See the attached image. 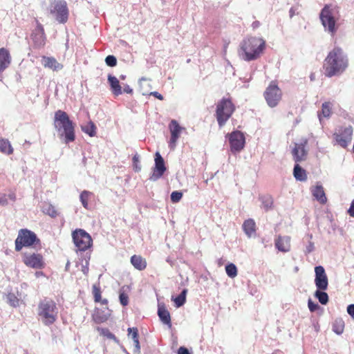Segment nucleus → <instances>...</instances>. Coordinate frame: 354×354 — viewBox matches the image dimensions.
I'll return each instance as SVG.
<instances>
[{
  "label": "nucleus",
  "instance_id": "obj_1",
  "mask_svg": "<svg viewBox=\"0 0 354 354\" xmlns=\"http://www.w3.org/2000/svg\"><path fill=\"white\" fill-rule=\"evenodd\" d=\"M347 67V57L340 48H334L324 60V73L328 77L341 75Z\"/></svg>",
  "mask_w": 354,
  "mask_h": 354
},
{
  "label": "nucleus",
  "instance_id": "obj_2",
  "mask_svg": "<svg viewBox=\"0 0 354 354\" xmlns=\"http://www.w3.org/2000/svg\"><path fill=\"white\" fill-rule=\"evenodd\" d=\"M266 48V41L257 37L245 38L240 44L239 55L246 62L257 59Z\"/></svg>",
  "mask_w": 354,
  "mask_h": 354
},
{
  "label": "nucleus",
  "instance_id": "obj_3",
  "mask_svg": "<svg viewBox=\"0 0 354 354\" xmlns=\"http://www.w3.org/2000/svg\"><path fill=\"white\" fill-rule=\"evenodd\" d=\"M54 127L64 143L68 144L75 140V125L65 111L58 110L55 113Z\"/></svg>",
  "mask_w": 354,
  "mask_h": 354
},
{
  "label": "nucleus",
  "instance_id": "obj_4",
  "mask_svg": "<svg viewBox=\"0 0 354 354\" xmlns=\"http://www.w3.org/2000/svg\"><path fill=\"white\" fill-rule=\"evenodd\" d=\"M58 315V308L54 301L49 299H44L38 304L37 316L38 320L45 326L53 324Z\"/></svg>",
  "mask_w": 354,
  "mask_h": 354
},
{
  "label": "nucleus",
  "instance_id": "obj_5",
  "mask_svg": "<svg viewBox=\"0 0 354 354\" xmlns=\"http://www.w3.org/2000/svg\"><path fill=\"white\" fill-rule=\"evenodd\" d=\"M319 17L324 30L331 35H334L337 30L336 25L339 19L337 9L335 6L326 5L322 8Z\"/></svg>",
  "mask_w": 354,
  "mask_h": 354
},
{
  "label": "nucleus",
  "instance_id": "obj_6",
  "mask_svg": "<svg viewBox=\"0 0 354 354\" xmlns=\"http://www.w3.org/2000/svg\"><path fill=\"white\" fill-rule=\"evenodd\" d=\"M234 106L228 99L223 98L216 105V118L220 127H223L234 111Z\"/></svg>",
  "mask_w": 354,
  "mask_h": 354
},
{
  "label": "nucleus",
  "instance_id": "obj_7",
  "mask_svg": "<svg viewBox=\"0 0 354 354\" xmlns=\"http://www.w3.org/2000/svg\"><path fill=\"white\" fill-rule=\"evenodd\" d=\"M49 13L60 24H64L68 18L67 3L64 0H51Z\"/></svg>",
  "mask_w": 354,
  "mask_h": 354
},
{
  "label": "nucleus",
  "instance_id": "obj_8",
  "mask_svg": "<svg viewBox=\"0 0 354 354\" xmlns=\"http://www.w3.org/2000/svg\"><path fill=\"white\" fill-rule=\"evenodd\" d=\"M36 242H39V239L33 232L21 229L19 231L18 236L15 240V250L20 251L23 247L30 246Z\"/></svg>",
  "mask_w": 354,
  "mask_h": 354
},
{
  "label": "nucleus",
  "instance_id": "obj_9",
  "mask_svg": "<svg viewBox=\"0 0 354 354\" xmlns=\"http://www.w3.org/2000/svg\"><path fill=\"white\" fill-rule=\"evenodd\" d=\"M72 237L75 246L80 251H85L92 245L91 236L84 230H75L72 233Z\"/></svg>",
  "mask_w": 354,
  "mask_h": 354
},
{
  "label": "nucleus",
  "instance_id": "obj_10",
  "mask_svg": "<svg viewBox=\"0 0 354 354\" xmlns=\"http://www.w3.org/2000/svg\"><path fill=\"white\" fill-rule=\"evenodd\" d=\"M263 95L268 105L271 108H274L281 101L282 91L274 82H272L266 88Z\"/></svg>",
  "mask_w": 354,
  "mask_h": 354
},
{
  "label": "nucleus",
  "instance_id": "obj_11",
  "mask_svg": "<svg viewBox=\"0 0 354 354\" xmlns=\"http://www.w3.org/2000/svg\"><path fill=\"white\" fill-rule=\"evenodd\" d=\"M231 151L234 153L241 151L245 146V136L239 131H235L227 135Z\"/></svg>",
  "mask_w": 354,
  "mask_h": 354
},
{
  "label": "nucleus",
  "instance_id": "obj_12",
  "mask_svg": "<svg viewBox=\"0 0 354 354\" xmlns=\"http://www.w3.org/2000/svg\"><path fill=\"white\" fill-rule=\"evenodd\" d=\"M23 262L26 266L35 269H40L44 267L43 257L40 254L24 252L23 254Z\"/></svg>",
  "mask_w": 354,
  "mask_h": 354
},
{
  "label": "nucleus",
  "instance_id": "obj_13",
  "mask_svg": "<svg viewBox=\"0 0 354 354\" xmlns=\"http://www.w3.org/2000/svg\"><path fill=\"white\" fill-rule=\"evenodd\" d=\"M169 129L171 133L169 147L171 150H174L180 133L185 130V128L180 127L176 120H172L169 124Z\"/></svg>",
  "mask_w": 354,
  "mask_h": 354
},
{
  "label": "nucleus",
  "instance_id": "obj_14",
  "mask_svg": "<svg viewBox=\"0 0 354 354\" xmlns=\"http://www.w3.org/2000/svg\"><path fill=\"white\" fill-rule=\"evenodd\" d=\"M165 171L166 167L165 165L164 159L160 153L157 151L155 154V167L149 177V180L151 181H156L162 177Z\"/></svg>",
  "mask_w": 354,
  "mask_h": 354
},
{
  "label": "nucleus",
  "instance_id": "obj_15",
  "mask_svg": "<svg viewBox=\"0 0 354 354\" xmlns=\"http://www.w3.org/2000/svg\"><path fill=\"white\" fill-rule=\"evenodd\" d=\"M315 283L317 289L327 290L328 286V277L323 266H318L315 268Z\"/></svg>",
  "mask_w": 354,
  "mask_h": 354
},
{
  "label": "nucleus",
  "instance_id": "obj_16",
  "mask_svg": "<svg viewBox=\"0 0 354 354\" xmlns=\"http://www.w3.org/2000/svg\"><path fill=\"white\" fill-rule=\"evenodd\" d=\"M36 28L31 34V39L35 46L40 48L45 45L46 38L42 25L37 20H36Z\"/></svg>",
  "mask_w": 354,
  "mask_h": 354
},
{
  "label": "nucleus",
  "instance_id": "obj_17",
  "mask_svg": "<svg viewBox=\"0 0 354 354\" xmlns=\"http://www.w3.org/2000/svg\"><path fill=\"white\" fill-rule=\"evenodd\" d=\"M353 127L351 126L346 127L339 133L335 134L336 142L341 147L345 148L352 140Z\"/></svg>",
  "mask_w": 354,
  "mask_h": 354
},
{
  "label": "nucleus",
  "instance_id": "obj_18",
  "mask_svg": "<svg viewBox=\"0 0 354 354\" xmlns=\"http://www.w3.org/2000/svg\"><path fill=\"white\" fill-rule=\"evenodd\" d=\"M308 143V140L304 139L300 143H295L292 153L295 162H300L305 159L307 151L305 147Z\"/></svg>",
  "mask_w": 354,
  "mask_h": 354
},
{
  "label": "nucleus",
  "instance_id": "obj_19",
  "mask_svg": "<svg viewBox=\"0 0 354 354\" xmlns=\"http://www.w3.org/2000/svg\"><path fill=\"white\" fill-rule=\"evenodd\" d=\"M274 245L280 252H289L291 248L290 237L289 236H277L274 239Z\"/></svg>",
  "mask_w": 354,
  "mask_h": 354
},
{
  "label": "nucleus",
  "instance_id": "obj_20",
  "mask_svg": "<svg viewBox=\"0 0 354 354\" xmlns=\"http://www.w3.org/2000/svg\"><path fill=\"white\" fill-rule=\"evenodd\" d=\"M41 64L53 71H58L63 68V65L59 63L57 59L53 57L43 56L41 58Z\"/></svg>",
  "mask_w": 354,
  "mask_h": 354
},
{
  "label": "nucleus",
  "instance_id": "obj_21",
  "mask_svg": "<svg viewBox=\"0 0 354 354\" xmlns=\"http://www.w3.org/2000/svg\"><path fill=\"white\" fill-rule=\"evenodd\" d=\"M11 62V57L8 50L0 48V73L8 67Z\"/></svg>",
  "mask_w": 354,
  "mask_h": 354
},
{
  "label": "nucleus",
  "instance_id": "obj_22",
  "mask_svg": "<svg viewBox=\"0 0 354 354\" xmlns=\"http://www.w3.org/2000/svg\"><path fill=\"white\" fill-rule=\"evenodd\" d=\"M158 315L163 324L171 326L170 313L164 305H158Z\"/></svg>",
  "mask_w": 354,
  "mask_h": 354
},
{
  "label": "nucleus",
  "instance_id": "obj_23",
  "mask_svg": "<svg viewBox=\"0 0 354 354\" xmlns=\"http://www.w3.org/2000/svg\"><path fill=\"white\" fill-rule=\"evenodd\" d=\"M312 194L315 198L321 204H324L327 198L324 191V188L321 185H317L312 188Z\"/></svg>",
  "mask_w": 354,
  "mask_h": 354
},
{
  "label": "nucleus",
  "instance_id": "obj_24",
  "mask_svg": "<svg viewBox=\"0 0 354 354\" xmlns=\"http://www.w3.org/2000/svg\"><path fill=\"white\" fill-rule=\"evenodd\" d=\"M108 82L110 84L111 91L115 95H119L122 93V87L120 84L119 80L112 75H108Z\"/></svg>",
  "mask_w": 354,
  "mask_h": 354
},
{
  "label": "nucleus",
  "instance_id": "obj_25",
  "mask_svg": "<svg viewBox=\"0 0 354 354\" xmlns=\"http://www.w3.org/2000/svg\"><path fill=\"white\" fill-rule=\"evenodd\" d=\"M131 263L136 269L140 271L145 270L147 267L146 259L142 257L140 255H133L131 257Z\"/></svg>",
  "mask_w": 354,
  "mask_h": 354
},
{
  "label": "nucleus",
  "instance_id": "obj_26",
  "mask_svg": "<svg viewBox=\"0 0 354 354\" xmlns=\"http://www.w3.org/2000/svg\"><path fill=\"white\" fill-rule=\"evenodd\" d=\"M243 230L248 237H252L256 232V223L254 221L252 218L245 220L243 224Z\"/></svg>",
  "mask_w": 354,
  "mask_h": 354
},
{
  "label": "nucleus",
  "instance_id": "obj_27",
  "mask_svg": "<svg viewBox=\"0 0 354 354\" xmlns=\"http://www.w3.org/2000/svg\"><path fill=\"white\" fill-rule=\"evenodd\" d=\"M128 335L131 336L133 340L135 349L133 351L134 353L139 354L140 351V342L138 339V330L137 328H128Z\"/></svg>",
  "mask_w": 354,
  "mask_h": 354
},
{
  "label": "nucleus",
  "instance_id": "obj_28",
  "mask_svg": "<svg viewBox=\"0 0 354 354\" xmlns=\"http://www.w3.org/2000/svg\"><path fill=\"white\" fill-rule=\"evenodd\" d=\"M333 104L330 102H325L322 104V111L318 112V117L320 122L322 120V118H328L331 115Z\"/></svg>",
  "mask_w": 354,
  "mask_h": 354
},
{
  "label": "nucleus",
  "instance_id": "obj_29",
  "mask_svg": "<svg viewBox=\"0 0 354 354\" xmlns=\"http://www.w3.org/2000/svg\"><path fill=\"white\" fill-rule=\"evenodd\" d=\"M294 177L299 181H305L307 179L306 171L298 164L295 165L293 170Z\"/></svg>",
  "mask_w": 354,
  "mask_h": 354
},
{
  "label": "nucleus",
  "instance_id": "obj_30",
  "mask_svg": "<svg viewBox=\"0 0 354 354\" xmlns=\"http://www.w3.org/2000/svg\"><path fill=\"white\" fill-rule=\"evenodd\" d=\"M82 131L89 136L93 137L96 134V127L92 121L81 126Z\"/></svg>",
  "mask_w": 354,
  "mask_h": 354
},
{
  "label": "nucleus",
  "instance_id": "obj_31",
  "mask_svg": "<svg viewBox=\"0 0 354 354\" xmlns=\"http://www.w3.org/2000/svg\"><path fill=\"white\" fill-rule=\"evenodd\" d=\"M0 151L8 155L12 154L13 153V149L10 142L8 140H0Z\"/></svg>",
  "mask_w": 354,
  "mask_h": 354
},
{
  "label": "nucleus",
  "instance_id": "obj_32",
  "mask_svg": "<svg viewBox=\"0 0 354 354\" xmlns=\"http://www.w3.org/2000/svg\"><path fill=\"white\" fill-rule=\"evenodd\" d=\"M187 293V290L183 289L178 296L176 297H172L171 299H172V301H174L175 305L177 308H179V307L182 306L183 305H184V304L186 301Z\"/></svg>",
  "mask_w": 354,
  "mask_h": 354
},
{
  "label": "nucleus",
  "instance_id": "obj_33",
  "mask_svg": "<svg viewBox=\"0 0 354 354\" xmlns=\"http://www.w3.org/2000/svg\"><path fill=\"white\" fill-rule=\"evenodd\" d=\"M325 290L317 289L314 296L319 300L322 305H326L328 302V295L324 292Z\"/></svg>",
  "mask_w": 354,
  "mask_h": 354
},
{
  "label": "nucleus",
  "instance_id": "obj_34",
  "mask_svg": "<svg viewBox=\"0 0 354 354\" xmlns=\"http://www.w3.org/2000/svg\"><path fill=\"white\" fill-rule=\"evenodd\" d=\"M344 328V322L342 319H336L333 323V330L337 335H341Z\"/></svg>",
  "mask_w": 354,
  "mask_h": 354
},
{
  "label": "nucleus",
  "instance_id": "obj_35",
  "mask_svg": "<svg viewBox=\"0 0 354 354\" xmlns=\"http://www.w3.org/2000/svg\"><path fill=\"white\" fill-rule=\"evenodd\" d=\"M225 272L230 278H234L237 276V268L234 263H228L225 266Z\"/></svg>",
  "mask_w": 354,
  "mask_h": 354
},
{
  "label": "nucleus",
  "instance_id": "obj_36",
  "mask_svg": "<svg viewBox=\"0 0 354 354\" xmlns=\"http://www.w3.org/2000/svg\"><path fill=\"white\" fill-rule=\"evenodd\" d=\"M91 195V192L88 191H83L80 196V201L83 205V207L86 209H88V199L90 198V196Z\"/></svg>",
  "mask_w": 354,
  "mask_h": 354
},
{
  "label": "nucleus",
  "instance_id": "obj_37",
  "mask_svg": "<svg viewBox=\"0 0 354 354\" xmlns=\"http://www.w3.org/2000/svg\"><path fill=\"white\" fill-rule=\"evenodd\" d=\"M261 202L263 208H264L266 211L272 208L273 205V201L270 196H267L261 197Z\"/></svg>",
  "mask_w": 354,
  "mask_h": 354
},
{
  "label": "nucleus",
  "instance_id": "obj_38",
  "mask_svg": "<svg viewBox=\"0 0 354 354\" xmlns=\"http://www.w3.org/2000/svg\"><path fill=\"white\" fill-rule=\"evenodd\" d=\"M43 212L51 217H56L57 216V212L55 208L50 204H47L43 207Z\"/></svg>",
  "mask_w": 354,
  "mask_h": 354
},
{
  "label": "nucleus",
  "instance_id": "obj_39",
  "mask_svg": "<svg viewBox=\"0 0 354 354\" xmlns=\"http://www.w3.org/2000/svg\"><path fill=\"white\" fill-rule=\"evenodd\" d=\"M7 301L10 306L16 307L19 305V299L14 293L10 292L6 296Z\"/></svg>",
  "mask_w": 354,
  "mask_h": 354
},
{
  "label": "nucleus",
  "instance_id": "obj_40",
  "mask_svg": "<svg viewBox=\"0 0 354 354\" xmlns=\"http://www.w3.org/2000/svg\"><path fill=\"white\" fill-rule=\"evenodd\" d=\"M123 288L120 290V296H119V298H120V304L123 306H125L128 304L129 303V297L128 295L122 290Z\"/></svg>",
  "mask_w": 354,
  "mask_h": 354
},
{
  "label": "nucleus",
  "instance_id": "obj_41",
  "mask_svg": "<svg viewBox=\"0 0 354 354\" xmlns=\"http://www.w3.org/2000/svg\"><path fill=\"white\" fill-rule=\"evenodd\" d=\"M105 63L109 66H111V67L115 66L117 64V59L113 55H108L105 58Z\"/></svg>",
  "mask_w": 354,
  "mask_h": 354
},
{
  "label": "nucleus",
  "instance_id": "obj_42",
  "mask_svg": "<svg viewBox=\"0 0 354 354\" xmlns=\"http://www.w3.org/2000/svg\"><path fill=\"white\" fill-rule=\"evenodd\" d=\"M171 201L173 203H178L183 197V193L178 191L173 192L171 194Z\"/></svg>",
  "mask_w": 354,
  "mask_h": 354
},
{
  "label": "nucleus",
  "instance_id": "obj_43",
  "mask_svg": "<svg viewBox=\"0 0 354 354\" xmlns=\"http://www.w3.org/2000/svg\"><path fill=\"white\" fill-rule=\"evenodd\" d=\"M133 165L135 171L138 172L141 170V165L139 164V156L137 154L133 157Z\"/></svg>",
  "mask_w": 354,
  "mask_h": 354
},
{
  "label": "nucleus",
  "instance_id": "obj_44",
  "mask_svg": "<svg viewBox=\"0 0 354 354\" xmlns=\"http://www.w3.org/2000/svg\"><path fill=\"white\" fill-rule=\"evenodd\" d=\"M93 293L94 295L95 301L96 302H99L101 299V292L99 288H97L95 285L93 286Z\"/></svg>",
  "mask_w": 354,
  "mask_h": 354
},
{
  "label": "nucleus",
  "instance_id": "obj_45",
  "mask_svg": "<svg viewBox=\"0 0 354 354\" xmlns=\"http://www.w3.org/2000/svg\"><path fill=\"white\" fill-rule=\"evenodd\" d=\"M308 306L310 312L313 313L319 308V306L312 301L311 299H309L308 301Z\"/></svg>",
  "mask_w": 354,
  "mask_h": 354
},
{
  "label": "nucleus",
  "instance_id": "obj_46",
  "mask_svg": "<svg viewBox=\"0 0 354 354\" xmlns=\"http://www.w3.org/2000/svg\"><path fill=\"white\" fill-rule=\"evenodd\" d=\"M8 204L7 196L6 194H0V205H6Z\"/></svg>",
  "mask_w": 354,
  "mask_h": 354
},
{
  "label": "nucleus",
  "instance_id": "obj_47",
  "mask_svg": "<svg viewBox=\"0 0 354 354\" xmlns=\"http://www.w3.org/2000/svg\"><path fill=\"white\" fill-rule=\"evenodd\" d=\"M347 313L354 319V304H350L348 306Z\"/></svg>",
  "mask_w": 354,
  "mask_h": 354
},
{
  "label": "nucleus",
  "instance_id": "obj_48",
  "mask_svg": "<svg viewBox=\"0 0 354 354\" xmlns=\"http://www.w3.org/2000/svg\"><path fill=\"white\" fill-rule=\"evenodd\" d=\"M178 354H191L188 349L185 347L181 346L178 350Z\"/></svg>",
  "mask_w": 354,
  "mask_h": 354
},
{
  "label": "nucleus",
  "instance_id": "obj_49",
  "mask_svg": "<svg viewBox=\"0 0 354 354\" xmlns=\"http://www.w3.org/2000/svg\"><path fill=\"white\" fill-rule=\"evenodd\" d=\"M149 95L154 96L155 97L158 98L160 100H162L164 99L163 96L157 91L151 92Z\"/></svg>",
  "mask_w": 354,
  "mask_h": 354
},
{
  "label": "nucleus",
  "instance_id": "obj_50",
  "mask_svg": "<svg viewBox=\"0 0 354 354\" xmlns=\"http://www.w3.org/2000/svg\"><path fill=\"white\" fill-rule=\"evenodd\" d=\"M349 215L354 218V200L351 202V206L348 210Z\"/></svg>",
  "mask_w": 354,
  "mask_h": 354
},
{
  "label": "nucleus",
  "instance_id": "obj_51",
  "mask_svg": "<svg viewBox=\"0 0 354 354\" xmlns=\"http://www.w3.org/2000/svg\"><path fill=\"white\" fill-rule=\"evenodd\" d=\"M314 250V244L313 242H309L308 245L306 246V252L310 253Z\"/></svg>",
  "mask_w": 354,
  "mask_h": 354
},
{
  "label": "nucleus",
  "instance_id": "obj_52",
  "mask_svg": "<svg viewBox=\"0 0 354 354\" xmlns=\"http://www.w3.org/2000/svg\"><path fill=\"white\" fill-rule=\"evenodd\" d=\"M123 91L124 93L131 94L133 93V89L129 85L126 84L124 86Z\"/></svg>",
  "mask_w": 354,
  "mask_h": 354
},
{
  "label": "nucleus",
  "instance_id": "obj_53",
  "mask_svg": "<svg viewBox=\"0 0 354 354\" xmlns=\"http://www.w3.org/2000/svg\"><path fill=\"white\" fill-rule=\"evenodd\" d=\"M103 334L106 336L109 339H114L115 338V335L111 333V332H109L108 330H106V331H104L103 333Z\"/></svg>",
  "mask_w": 354,
  "mask_h": 354
},
{
  "label": "nucleus",
  "instance_id": "obj_54",
  "mask_svg": "<svg viewBox=\"0 0 354 354\" xmlns=\"http://www.w3.org/2000/svg\"><path fill=\"white\" fill-rule=\"evenodd\" d=\"M88 263L86 261V266L82 267V271L84 274H86L88 272Z\"/></svg>",
  "mask_w": 354,
  "mask_h": 354
},
{
  "label": "nucleus",
  "instance_id": "obj_55",
  "mask_svg": "<svg viewBox=\"0 0 354 354\" xmlns=\"http://www.w3.org/2000/svg\"><path fill=\"white\" fill-rule=\"evenodd\" d=\"M7 197H8L10 200L15 201L16 199V196L15 193H10L9 194Z\"/></svg>",
  "mask_w": 354,
  "mask_h": 354
},
{
  "label": "nucleus",
  "instance_id": "obj_56",
  "mask_svg": "<svg viewBox=\"0 0 354 354\" xmlns=\"http://www.w3.org/2000/svg\"><path fill=\"white\" fill-rule=\"evenodd\" d=\"M290 17L292 18L295 15V10L294 8H291L289 10Z\"/></svg>",
  "mask_w": 354,
  "mask_h": 354
},
{
  "label": "nucleus",
  "instance_id": "obj_57",
  "mask_svg": "<svg viewBox=\"0 0 354 354\" xmlns=\"http://www.w3.org/2000/svg\"><path fill=\"white\" fill-rule=\"evenodd\" d=\"M259 25H260V23H259V21H254V22L252 23V27H253L254 28H256L259 27Z\"/></svg>",
  "mask_w": 354,
  "mask_h": 354
},
{
  "label": "nucleus",
  "instance_id": "obj_58",
  "mask_svg": "<svg viewBox=\"0 0 354 354\" xmlns=\"http://www.w3.org/2000/svg\"><path fill=\"white\" fill-rule=\"evenodd\" d=\"M147 79L145 78V77H142L141 79H140V82H141L142 81H146Z\"/></svg>",
  "mask_w": 354,
  "mask_h": 354
},
{
  "label": "nucleus",
  "instance_id": "obj_59",
  "mask_svg": "<svg viewBox=\"0 0 354 354\" xmlns=\"http://www.w3.org/2000/svg\"><path fill=\"white\" fill-rule=\"evenodd\" d=\"M102 303L103 304H107V300H106V299H104V300L102 301Z\"/></svg>",
  "mask_w": 354,
  "mask_h": 354
},
{
  "label": "nucleus",
  "instance_id": "obj_60",
  "mask_svg": "<svg viewBox=\"0 0 354 354\" xmlns=\"http://www.w3.org/2000/svg\"><path fill=\"white\" fill-rule=\"evenodd\" d=\"M227 47V44H225V46H224V52H225V53H226Z\"/></svg>",
  "mask_w": 354,
  "mask_h": 354
},
{
  "label": "nucleus",
  "instance_id": "obj_61",
  "mask_svg": "<svg viewBox=\"0 0 354 354\" xmlns=\"http://www.w3.org/2000/svg\"><path fill=\"white\" fill-rule=\"evenodd\" d=\"M120 77L122 80H124L125 79V75H122Z\"/></svg>",
  "mask_w": 354,
  "mask_h": 354
},
{
  "label": "nucleus",
  "instance_id": "obj_62",
  "mask_svg": "<svg viewBox=\"0 0 354 354\" xmlns=\"http://www.w3.org/2000/svg\"><path fill=\"white\" fill-rule=\"evenodd\" d=\"M69 265H70V262H69V261H68V262H67V263H66V269L68 268V267L69 266Z\"/></svg>",
  "mask_w": 354,
  "mask_h": 354
}]
</instances>
